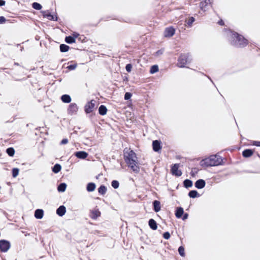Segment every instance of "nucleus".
Segmentation results:
<instances>
[{
  "mask_svg": "<svg viewBox=\"0 0 260 260\" xmlns=\"http://www.w3.org/2000/svg\"><path fill=\"white\" fill-rule=\"evenodd\" d=\"M61 100L64 103H70L71 101V98L68 94H63L61 96Z\"/></svg>",
  "mask_w": 260,
  "mask_h": 260,
  "instance_id": "nucleus-16",
  "label": "nucleus"
},
{
  "mask_svg": "<svg viewBox=\"0 0 260 260\" xmlns=\"http://www.w3.org/2000/svg\"><path fill=\"white\" fill-rule=\"evenodd\" d=\"M124 158L128 166L135 173L139 172V167L136 153L129 149L124 150Z\"/></svg>",
  "mask_w": 260,
  "mask_h": 260,
  "instance_id": "nucleus-1",
  "label": "nucleus"
},
{
  "mask_svg": "<svg viewBox=\"0 0 260 260\" xmlns=\"http://www.w3.org/2000/svg\"><path fill=\"white\" fill-rule=\"evenodd\" d=\"M86 188L89 192L93 191L95 188V184L93 183H89L87 185Z\"/></svg>",
  "mask_w": 260,
  "mask_h": 260,
  "instance_id": "nucleus-22",
  "label": "nucleus"
},
{
  "mask_svg": "<svg viewBox=\"0 0 260 260\" xmlns=\"http://www.w3.org/2000/svg\"><path fill=\"white\" fill-rule=\"evenodd\" d=\"M252 144L253 145L260 147V141H253Z\"/></svg>",
  "mask_w": 260,
  "mask_h": 260,
  "instance_id": "nucleus-47",
  "label": "nucleus"
},
{
  "mask_svg": "<svg viewBox=\"0 0 260 260\" xmlns=\"http://www.w3.org/2000/svg\"><path fill=\"white\" fill-rule=\"evenodd\" d=\"M75 155L80 159H85L88 156V153H86L85 151H78L76 152L75 153Z\"/></svg>",
  "mask_w": 260,
  "mask_h": 260,
  "instance_id": "nucleus-12",
  "label": "nucleus"
},
{
  "mask_svg": "<svg viewBox=\"0 0 260 260\" xmlns=\"http://www.w3.org/2000/svg\"><path fill=\"white\" fill-rule=\"evenodd\" d=\"M79 34L78 33L75 32L73 35V37L75 38V39L77 38L79 36Z\"/></svg>",
  "mask_w": 260,
  "mask_h": 260,
  "instance_id": "nucleus-51",
  "label": "nucleus"
},
{
  "mask_svg": "<svg viewBox=\"0 0 260 260\" xmlns=\"http://www.w3.org/2000/svg\"><path fill=\"white\" fill-rule=\"evenodd\" d=\"M19 170L18 168H14L12 170V176L14 178L16 177L19 174Z\"/></svg>",
  "mask_w": 260,
  "mask_h": 260,
  "instance_id": "nucleus-36",
  "label": "nucleus"
},
{
  "mask_svg": "<svg viewBox=\"0 0 260 260\" xmlns=\"http://www.w3.org/2000/svg\"><path fill=\"white\" fill-rule=\"evenodd\" d=\"M132 96V94L129 92H126L125 95H124V99L125 100H129V99H131Z\"/></svg>",
  "mask_w": 260,
  "mask_h": 260,
  "instance_id": "nucleus-42",
  "label": "nucleus"
},
{
  "mask_svg": "<svg viewBox=\"0 0 260 260\" xmlns=\"http://www.w3.org/2000/svg\"><path fill=\"white\" fill-rule=\"evenodd\" d=\"M66 212V207L64 206H60L56 210V213L60 216L64 215Z\"/></svg>",
  "mask_w": 260,
  "mask_h": 260,
  "instance_id": "nucleus-14",
  "label": "nucleus"
},
{
  "mask_svg": "<svg viewBox=\"0 0 260 260\" xmlns=\"http://www.w3.org/2000/svg\"><path fill=\"white\" fill-rule=\"evenodd\" d=\"M5 21H6L5 18L3 16H1L0 17V24H3V23H5Z\"/></svg>",
  "mask_w": 260,
  "mask_h": 260,
  "instance_id": "nucleus-45",
  "label": "nucleus"
},
{
  "mask_svg": "<svg viewBox=\"0 0 260 260\" xmlns=\"http://www.w3.org/2000/svg\"><path fill=\"white\" fill-rule=\"evenodd\" d=\"M198 173V170L196 168H194V169H192L191 171V175L192 176H195V175Z\"/></svg>",
  "mask_w": 260,
  "mask_h": 260,
  "instance_id": "nucleus-44",
  "label": "nucleus"
},
{
  "mask_svg": "<svg viewBox=\"0 0 260 260\" xmlns=\"http://www.w3.org/2000/svg\"><path fill=\"white\" fill-rule=\"evenodd\" d=\"M111 185L114 188L116 189L118 188L119 183L118 181L116 180H113L112 181Z\"/></svg>",
  "mask_w": 260,
  "mask_h": 260,
  "instance_id": "nucleus-37",
  "label": "nucleus"
},
{
  "mask_svg": "<svg viewBox=\"0 0 260 260\" xmlns=\"http://www.w3.org/2000/svg\"><path fill=\"white\" fill-rule=\"evenodd\" d=\"M77 67V64H73L69 66L67 68L70 70H75Z\"/></svg>",
  "mask_w": 260,
  "mask_h": 260,
  "instance_id": "nucleus-41",
  "label": "nucleus"
},
{
  "mask_svg": "<svg viewBox=\"0 0 260 260\" xmlns=\"http://www.w3.org/2000/svg\"><path fill=\"white\" fill-rule=\"evenodd\" d=\"M44 215V211L42 209H37L35 212V217L37 219H41Z\"/></svg>",
  "mask_w": 260,
  "mask_h": 260,
  "instance_id": "nucleus-15",
  "label": "nucleus"
},
{
  "mask_svg": "<svg viewBox=\"0 0 260 260\" xmlns=\"http://www.w3.org/2000/svg\"><path fill=\"white\" fill-rule=\"evenodd\" d=\"M61 169V167L59 164H56L54 166V167L52 168V171L55 173H58Z\"/></svg>",
  "mask_w": 260,
  "mask_h": 260,
  "instance_id": "nucleus-25",
  "label": "nucleus"
},
{
  "mask_svg": "<svg viewBox=\"0 0 260 260\" xmlns=\"http://www.w3.org/2000/svg\"><path fill=\"white\" fill-rule=\"evenodd\" d=\"M188 196L190 198H195L200 196L199 194L196 190H191L188 193Z\"/></svg>",
  "mask_w": 260,
  "mask_h": 260,
  "instance_id": "nucleus-23",
  "label": "nucleus"
},
{
  "mask_svg": "<svg viewBox=\"0 0 260 260\" xmlns=\"http://www.w3.org/2000/svg\"><path fill=\"white\" fill-rule=\"evenodd\" d=\"M188 214H187V213L184 214L183 215V217H182V219H183V220H184L188 218Z\"/></svg>",
  "mask_w": 260,
  "mask_h": 260,
  "instance_id": "nucleus-49",
  "label": "nucleus"
},
{
  "mask_svg": "<svg viewBox=\"0 0 260 260\" xmlns=\"http://www.w3.org/2000/svg\"><path fill=\"white\" fill-rule=\"evenodd\" d=\"M206 184L205 181L203 179H199L195 183V186L198 189L203 188Z\"/></svg>",
  "mask_w": 260,
  "mask_h": 260,
  "instance_id": "nucleus-13",
  "label": "nucleus"
},
{
  "mask_svg": "<svg viewBox=\"0 0 260 260\" xmlns=\"http://www.w3.org/2000/svg\"><path fill=\"white\" fill-rule=\"evenodd\" d=\"M6 151L8 154L10 156H13L14 155L15 150L13 148H9L7 149Z\"/></svg>",
  "mask_w": 260,
  "mask_h": 260,
  "instance_id": "nucleus-33",
  "label": "nucleus"
},
{
  "mask_svg": "<svg viewBox=\"0 0 260 260\" xmlns=\"http://www.w3.org/2000/svg\"><path fill=\"white\" fill-rule=\"evenodd\" d=\"M158 71V67L157 65L152 66L150 70V73L152 74H154Z\"/></svg>",
  "mask_w": 260,
  "mask_h": 260,
  "instance_id": "nucleus-29",
  "label": "nucleus"
},
{
  "mask_svg": "<svg viewBox=\"0 0 260 260\" xmlns=\"http://www.w3.org/2000/svg\"><path fill=\"white\" fill-rule=\"evenodd\" d=\"M96 101L91 100L90 102L88 103L85 106V111L86 113H89L91 112L95 108Z\"/></svg>",
  "mask_w": 260,
  "mask_h": 260,
  "instance_id": "nucleus-6",
  "label": "nucleus"
},
{
  "mask_svg": "<svg viewBox=\"0 0 260 260\" xmlns=\"http://www.w3.org/2000/svg\"><path fill=\"white\" fill-rule=\"evenodd\" d=\"M253 153V152L252 150L250 149H246L243 151V155L245 157H248L251 156Z\"/></svg>",
  "mask_w": 260,
  "mask_h": 260,
  "instance_id": "nucleus-20",
  "label": "nucleus"
},
{
  "mask_svg": "<svg viewBox=\"0 0 260 260\" xmlns=\"http://www.w3.org/2000/svg\"><path fill=\"white\" fill-rule=\"evenodd\" d=\"M222 159L218 155H212L210 157L202 159L200 162V165L203 167L216 166L221 164Z\"/></svg>",
  "mask_w": 260,
  "mask_h": 260,
  "instance_id": "nucleus-3",
  "label": "nucleus"
},
{
  "mask_svg": "<svg viewBox=\"0 0 260 260\" xmlns=\"http://www.w3.org/2000/svg\"><path fill=\"white\" fill-rule=\"evenodd\" d=\"M226 32L231 43L234 45L238 47H244L247 45V40L242 36L239 35L231 30H228Z\"/></svg>",
  "mask_w": 260,
  "mask_h": 260,
  "instance_id": "nucleus-2",
  "label": "nucleus"
},
{
  "mask_svg": "<svg viewBox=\"0 0 260 260\" xmlns=\"http://www.w3.org/2000/svg\"><path fill=\"white\" fill-rule=\"evenodd\" d=\"M188 54H183L180 55L177 62V66L179 68H184L185 67L187 62H188Z\"/></svg>",
  "mask_w": 260,
  "mask_h": 260,
  "instance_id": "nucleus-4",
  "label": "nucleus"
},
{
  "mask_svg": "<svg viewBox=\"0 0 260 260\" xmlns=\"http://www.w3.org/2000/svg\"><path fill=\"white\" fill-rule=\"evenodd\" d=\"M68 143V140L67 139H63L60 142L62 145L66 144Z\"/></svg>",
  "mask_w": 260,
  "mask_h": 260,
  "instance_id": "nucleus-46",
  "label": "nucleus"
},
{
  "mask_svg": "<svg viewBox=\"0 0 260 260\" xmlns=\"http://www.w3.org/2000/svg\"><path fill=\"white\" fill-rule=\"evenodd\" d=\"M164 52V50L163 49H161L155 52V55L156 56H159L163 54Z\"/></svg>",
  "mask_w": 260,
  "mask_h": 260,
  "instance_id": "nucleus-39",
  "label": "nucleus"
},
{
  "mask_svg": "<svg viewBox=\"0 0 260 260\" xmlns=\"http://www.w3.org/2000/svg\"><path fill=\"white\" fill-rule=\"evenodd\" d=\"M98 191L101 194H105L107 191V188L104 185H101L99 188Z\"/></svg>",
  "mask_w": 260,
  "mask_h": 260,
  "instance_id": "nucleus-26",
  "label": "nucleus"
},
{
  "mask_svg": "<svg viewBox=\"0 0 260 260\" xmlns=\"http://www.w3.org/2000/svg\"><path fill=\"white\" fill-rule=\"evenodd\" d=\"M179 164H174L171 168V172L173 175L180 176L182 175L181 170L179 169Z\"/></svg>",
  "mask_w": 260,
  "mask_h": 260,
  "instance_id": "nucleus-8",
  "label": "nucleus"
},
{
  "mask_svg": "<svg viewBox=\"0 0 260 260\" xmlns=\"http://www.w3.org/2000/svg\"><path fill=\"white\" fill-rule=\"evenodd\" d=\"M178 251L181 256H185L184 248L183 246H180L179 247Z\"/></svg>",
  "mask_w": 260,
  "mask_h": 260,
  "instance_id": "nucleus-38",
  "label": "nucleus"
},
{
  "mask_svg": "<svg viewBox=\"0 0 260 260\" xmlns=\"http://www.w3.org/2000/svg\"><path fill=\"white\" fill-rule=\"evenodd\" d=\"M219 24H220V25H222V21L220 22H219Z\"/></svg>",
  "mask_w": 260,
  "mask_h": 260,
  "instance_id": "nucleus-52",
  "label": "nucleus"
},
{
  "mask_svg": "<svg viewBox=\"0 0 260 260\" xmlns=\"http://www.w3.org/2000/svg\"><path fill=\"white\" fill-rule=\"evenodd\" d=\"M5 5V1L3 0H0V6H3Z\"/></svg>",
  "mask_w": 260,
  "mask_h": 260,
  "instance_id": "nucleus-50",
  "label": "nucleus"
},
{
  "mask_svg": "<svg viewBox=\"0 0 260 260\" xmlns=\"http://www.w3.org/2000/svg\"><path fill=\"white\" fill-rule=\"evenodd\" d=\"M78 110V107L76 104L71 103L67 109L68 114L70 115H73L77 114Z\"/></svg>",
  "mask_w": 260,
  "mask_h": 260,
  "instance_id": "nucleus-5",
  "label": "nucleus"
},
{
  "mask_svg": "<svg viewBox=\"0 0 260 260\" xmlns=\"http://www.w3.org/2000/svg\"><path fill=\"white\" fill-rule=\"evenodd\" d=\"M43 13V15L44 17H46L50 20L56 21L57 20V16L55 15H53L46 11H43L42 12Z\"/></svg>",
  "mask_w": 260,
  "mask_h": 260,
  "instance_id": "nucleus-10",
  "label": "nucleus"
},
{
  "mask_svg": "<svg viewBox=\"0 0 260 260\" xmlns=\"http://www.w3.org/2000/svg\"><path fill=\"white\" fill-rule=\"evenodd\" d=\"M211 3V0H205L204 2L201 3V8L202 10L205 11L204 7L208 4Z\"/></svg>",
  "mask_w": 260,
  "mask_h": 260,
  "instance_id": "nucleus-30",
  "label": "nucleus"
},
{
  "mask_svg": "<svg viewBox=\"0 0 260 260\" xmlns=\"http://www.w3.org/2000/svg\"><path fill=\"white\" fill-rule=\"evenodd\" d=\"M163 237L166 239H168L170 237V234L169 232H165L163 234Z\"/></svg>",
  "mask_w": 260,
  "mask_h": 260,
  "instance_id": "nucleus-43",
  "label": "nucleus"
},
{
  "mask_svg": "<svg viewBox=\"0 0 260 260\" xmlns=\"http://www.w3.org/2000/svg\"><path fill=\"white\" fill-rule=\"evenodd\" d=\"M32 6L34 9L37 10H40L42 8V6L40 4L36 2L34 3L32 5Z\"/></svg>",
  "mask_w": 260,
  "mask_h": 260,
  "instance_id": "nucleus-34",
  "label": "nucleus"
},
{
  "mask_svg": "<svg viewBox=\"0 0 260 260\" xmlns=\"http://www.w3.org/2000/svg\"><path fill=\"white\" fill-rule=\"evenodd\" d=\"M0 244H10L9 242L6 240H1L0 241Z\"/></svg>",
  "mask_w": 260,
  "mask_h": 260,
  "instance_id": "nucleus-48",
  "label": "nucleus"
},
{
  "mask_svg": "<svg viewBox=\"0 0 260 260\" xmlns=\"http://www.w3.org/2000/svg\"><path fill=\"white\" fill-rule=\"evenodd\" d=\"M195 19L193 17H191L188 18L187 20H186V22L187 25V27H190L192 26L193 22L194 21Z\"/></svg>",
  "mask_w": 260,
  "mask_h": 260,
  "instance_id": "nucleus-32",
  "label": "nucleus"
},
{
  "mask_svg": "<svg viewBox=\"0 0 260 260\" xmlns=\"http://www.w3.org/2000/svg\"><path fill=\"white\" fill-rule=\"evenodd\" d=\"M69 49V47L65 44H61L60 45V50L62 52H67Z\"/></svg>",
  "mask_w": 260,
  "mask_h": 260,
  "instance_id": "nucleus-28",
  "label": "nucleus"
},
{
  "mask_svg": "<svg viewBox=\"0 0 260 260\" xmlns=\"http://www.w3.org/2000/svg\"><path fill=\"white\" fill-rule=\"evenodd\" d=\"M65 41L67 43L71 44L75 42V38L72 36L67 37L65 39Z\"/></svg>",
  "mask_w": 260,
  "mask_h": 260,
  "instance_id": "nucleus-31",
  "label": "nucleus"
},
{
  "mask_svg": "<svg viewBox=\"0 0 260 260\" xmlns=\"http://www.w3.org/2000/svg\"><path fill=\"white\" fill-rule=\"evenodd\" d=\"M10 248L9 245H0V250L2 251L6 252Z\"/></svg>",
  "mask_w": 260,
  "mask_h": 260,
  "instance_id": "nucleus-35",
  "label": "nucleus"
},
{
  "mask_svg": "<svg viewBox=\"0 0 260 260\" xmlns=\"http://www.w3.org/2000/svg\"><path fill=\"white\" fill-rule=\"evenodd\" d=\"M183 213H184L183 209L181 207H179V208H177V209L176 211L175 215L177 218H180L182 216Z\"/></svg>",
  "mask_w": 260,
  "mask_h": 260,
  "instance_id": "nucleus-19",
  "label": "nucleus"
},
{
  "mask_svg": "<svg viewBox=\"0 0 260 260\" xmlns=\"http://www.w3.org/2000/svg\"><path fill=\"white\" fill-rule=\"evenodd\" d=\"M154 210L156 212H158L160 210V203L158 201H154L153 202Z\"/></svg>",
  "mask_w": 260,
  "mask_h": 260,
  "instance_id": "nucleus-17",
  "label": "nucleus"
},
{
  "mask_svg": "<svg viewBox=\"0 0 260 260\" xmlns=\"http://www.w3.org/2000/svg\"><path fill=\"white\" fill-rule=\"evenodd\" d=\"M152 146L153 150L155 152L159 151L161 148V147L160 146V143L158 140L153 141Z\"/></svg>",
  "mask_w": 260,
  "mask_h": 260,
  "instance_id": "nucleus-11",
  "label": "nucleus"
},
{
  "mask_svg": "<svg viewBox=\"0 0 260 260\" xmlns=\"http://www.w3.org/2000/svg\"><path fill=\"white\" fill-rule=\"evenodd\" d=\"M175 32V29L173 27L170 26L165 28L164 35L166 38L172 37Z\"/></svg>",
  "mask_w": 260,
  "mask_h": 260,
  "instance_id": "nucleus-7",
  "label": "nucleus"
},
{
  "mask_svg": "<svg viewBox=\"0 0 260 260\" xmlns=\"http://www.w3.org/2000/svg\"><path fill=\"white\" fill-rule=\"evenodd\" d=\"M132 69V66L131 64H127L125 67L126 71L128 72H131Z\"/></svg>",
  "mask_w": 260,
  "mask_h": 260,
  "instance_id": "nucleus-40",
  "label": "nucleus"
},
{
  "mask_svg": "<svg viewBox=\"0 0 260 260\" xmlns=\"http://www.w3.org/2000/svg\"><path fill=\"white\" fill-rule=\"evenodd\" d=\"M67 187V185L64 183H61L58 186V190L60 192H63L65 191Z\"/></svg>",
  "mask_w": 260,
  "mask_h": 260,
  "instance_id": "nucleus-27",
  "label": "nucleus"
},
{
  "mask_svg": "<svg viewBox=\"0 0 260 260\" xmlns=\"http://www.w3.org/2000/svg\"><path fill=\"white\" fill-rule=\"evenodd\" d=\"M101 216V212L98 209L95 208L90 211V217L93 219H96Z\"/></svg>",
  "mask_w": 260,
  "mask_h": 260,
  "instance_id": "nucleus-9",
  "label": "nucleus"
},
{
  "mask_svg": "<svg viewBox=\"0 0 260 260\" xmlns=\"http://www.w3.org/2000/svg\"><path fill=\"white\" fill-rule=\"evenodd\" d=\"M183 184L186 188L190 187L192 186V182L189 179H186L184 181Z\"/></svg>",
  "mask_w": 260,
  "mask_h": 260,
  "instance_id": "nucleus-24",
  "label": "nucleus"
},
{
  "mask_svg": "<svg viewBox=\"0 0 260 260\" xmlns=\"http://www.w3.org/2000/svg\"><path fill=\"white\" fill-rule=\"evenodd\" d=\"M149 225L153 230H155L157 229V223H156V221L153 219H150L149 220Z\"/></svg>",
  "mask_w": 260,
  "mask_h": 260,
  "instance_id": "nucleus-18",
  "label": "nucleus"
},
{
  "mask_svg": "<svg viewBox=\"0 0 260 260\" xmlns=\"http://www.w3.org/2000/svg\"><path fill=\"white\" fill-rule=\"evenodd\" d=\"M99 113L101 115H104L106 114L107 109V108L105 106L101 105L99 107Z\"/></svg>",
  "mask_w": 260,
  "mask_h": 260,
  "instance_id": "nucleus-21",
  "label": "nucleus"
}]
</instances>
